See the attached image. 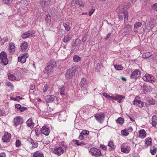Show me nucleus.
<instances>
[{
  "instance_id": "f3484780",
  "label": "nucleus",
  "mask_w": 157,
  "mask_h": 157,
  "mask_svg": "<svg viewBox=\"0 0 157 157\" xmlns=\"http://www.w3.org/2000/svg\"><path fill=\"white\" fill-rule=\"evenodd\" d=\"M50 61V69L53 70L56 67V63L53 60H51Z\"/></svg>"
},
{
  "instance_id": "5701e85b",
  "label": "nucleus",
  "mask_w": 157,
  "mask_h": 157,
  "mask_svg": "<svg viewBox=\"0 0 157 157\" xmlns=\"http://www.w3.org/2000/svg\"><path fill=\"white\" fill-rule=\"evenodd\" d=\"M154 26V24L152 23L151 21H149L147 24V25L146 26V28L148 30H150L152 29Z\"/></svg>"
},
{
  "instance_id": "423d86ee",
  "label": "nucleus",
  "mask_w": 157,
  "mask_h": 157,
  "mask_svg": "<svg viewBox=\"0 0 157 157\" xmlns=\"http://www.w3.org/2000/svg\"><path fill=\"white\" fill-rule=\"evenodd\" d=\"M28 57V53H24L21 55L18 58V61L22 63H24L26 61V59Z\"/></svg>"
},
{
  "instance_id": "f8f14e48",
  "label": "nucleus",
  "mask_w": 157,
  "mask_h": 157,
  "mask_svg": "<svg viewBox=\"0 0 157 157\" xmlns=\"http://www.w3.org/2000/svg\"><path fill=\"white\" fill-rule=\"evenodd\" d=\"M125 27L124 28V33H126V34L129 33L131 31V28L132 26L129 24H127L125 25Z\"/></svg>"
},
{
  "instance_id": "aec40b11",
  "label": "nucleus",
  "mask_w": 157,
  "mask_h": 157,
  "mask_svg": "<svg viewBox=\"0 0 157 157\" xmlns=\"http://www.w3.org/2000/svg\"><path fill=\"white\" fill-rule=\"evenodd\" d=\"M87 84V82L86 81V79L84 78H82L80 83V87L81 88L84 87V88H85L86 87V85Z\"/></svg>"
},
{
  "instance_id": "de8ad7c7",
  "label": "nucleus",
  "mask_w": 157,
  "mask_h": 157,
  "mask_svg": "<svg viewBox=\"0 0 157 157\" xmlns=\"http://www.w3.org/2000/svg\"><path fill=\"white\" fill-rule=\"evenodd\" d=\"M151 7L157 11V3L154 4Z\"/></svg>"
},
{
  "instance_id": "e433bc0d",
  "label": "nucleus",
  "mask_w": 157,
  "mask_h": 157,
  "mask_svg": "<svg viewBox=\"0 0 157 157\" xmlns=\"http://www.w3.org/2000/svg\"><path fill=\"white\" fill-rule=\"evenodd\" d=\"M121 132L122 135L125 136H127L129 134V133L127 132L126 129L121 130Z\"/></svg>"
},
{
  "instance_id": "8fccbe9b",
  "label": "nucleus",
  "mask_w": 157,
  "mask_h": 157,
  "mask_svg": "<svg viewBox=\"0 0 157 157\" xmlns=\"http://www.w3.org/2000/svg\"><path fill=\"white\" fill-rule=\"evenodd\" d=\"M47 68H45L44 72V73L48 74L49 73L48 69V65H47Z\"/></svg>"
},
{
  "instance_id": "13d9d810",
  "label": "nucleus",
  "mask_w": 157,
  "mask_h": 157,
  "mask_svg": "<svg viewBox=\"0 0 157 157\" xmlns=\"http://www.w3.org/2000/svg\"><path fill=\"white\" fill-rule=\"evenodd\" d=\"M48 85H46L45 86H44L43 89V92L44 93L46 91L48 90Z\"/></svg>"
},
{
  "instance_id": "603ef678",
  "label": "nucleus",
  "mask_w": 157,
  "mask_h": 157,
  "mask_svg": "<svg viewBox=\"0 0 157 157\" xmlns=\"http://www.w3.org/2000/svg\"><path fill=\"white\" fill-rule=\"evenodd\" d=\"M100 147L105 151L106 150V147L104 145H100Z\"/></svg>"
},
{
  "instance_id": "bf43d9fd",
  "label": "nucleus",
  "mask_w": 157,
  "mask_h": 157,
  "mask_svg": "<svg viewBox=\"0 0 157 157\" xmlns=\"http://www.w3.org/2000/svg\"><path fill=\"white\" fill-rule=\"evenodd\" d=\"M111 34L110 33L108 34L106 36L105 39V40H107L109 39V38L111 36Z\"/></svg>"
},
{
  "instance_id": "f704fd0d",
  "label": "nucleus",
  "mask_w": 157,
  "mask_h": 157,
  "mask_svg": "<svg viewBox=\"0 0 157 157\" xmlns=\"http://www.w3.org/2000/svg\"><path fill=\"white\" fill-rule=\"evenodd\" d=\"M60 90V94L63 96V95H65V94L64 92L65 90V87L64 86H63L61 87L59 89Z\"/></svg>"
},
{
  "instance_id": "2eb2a0df",
  "label": "nucleus",
  "mask_w": 157,
  "mask_h": 157,
  "mask_svg": "<svg viewBox=\"0 0 157 157\" xmlns=\"http://www.w3.org/2000/svg\"><path fill=\"white\" fill-rule=\"evenodd\" d=\"M28 46L27 42H23L20 46L21 50L23 52H26L28 47Z\"/></svg>"
},
{
  "instance_id": "4d7b16f0",
  "label": "nucleus",
  "mask_w": 157,
  "mask_h": 157,
  "mask_svg": "<svg viewBox=\"0 0 157 157\" xmlns=\"http://www.w3.org/2000/svg\"><path fill=\"white\" fill-rule=\"evenodd\" d=\"M79 139L80 140H82L84 138L83 135L82 134V132L80 133V135L78 137Z\"/></svg>"
},
{
  "instance_id": "20e7f679",
  "label": "nucleus",
  "mask_w": 157,
  "mask_h": 157,
  "mask_svg": "<svg viewBox=\"0 0 157 157\" xmlns=\"http://www.w3.org/2000/svg\"><path fill=\"white\" fill-rule=\"evenodd\" d=\"M94 117L98 122L101 123L104 120L105 114L102 113H99L96 114Z\"/></svg>"
},
{
  "instance_id": "69168bd1",
  "label": "nucleus",
  "mask_w": 157,
  "mask_h": 157,
  "mask_svg": "<svg viewBox=\"0 0 157 157\" xmlns=\"http://www.w3.org/2000/svg\"><path fill=\"white\" fill-rule=\"evenodd\" d=\"M156 120V117L155 115L153 116L152 117V121H155Z\"/></svg>"
},
{
  "instance_id": "393cba45",
  "label": "nucleus",
  "mask_w": 157,
  "mask_h": 157,
  "mask_svg": "<svg viewBox=\"0 0 157 157\" xmlns=\"http://www.w3.org/2000/svg\"><path fill=\"white\" fill-rule=\"evenodd\" d=\"M71 36L70 35H67L66 36H64L63 39V41L64 43H67L71 39Z\"/></svg>"
},
{
  "instance_id": "9b49d317",
  "label": "nucleus",
  "mask_w": 157,
  "mask_h": 157,
  "mask_svg": "<svg viewBox=\"0 0 157 157\" xmlns=\"http://www.w3.org/2000/svg\"><path fill=\"white\" fill-rule=\"evenodd\" d=\"M133 104L135 105H136L137 106L140 107H142L144 105V103L142 101L138 99H135L133 101Z\"/></svg>"
},
{
  "instance_id": "09e8293b",
  "label": "nucleus",
  "mask_w": 157,
  "mask_h": 157,
  "mask_svg": "<svg viewBox=\"0 0 157 157\" xmlns=\"http://www.w3.org/2000/svg\"><path fill=\"white\" fill-rule=\"evenodd\" d=\"M94 9H91L89 11V15L90 16H91L92 14L94 12Z\"/></svg>"
},
{
  "instance_id": "6ab92c4d",
  "label": "nucleus",
  "mask_w": 157,
  "mask_h": 157,
  "mask_svg": "<svg viewBox=\"0 0 157 157\" xmlns=\"http://www.w3.org/2000/svg\"><path fill=\"white\" fill-rule=\"evenodd\" d=\"M139 137L143 139L146 136V133L144 129H141L139 131Z\"/></svg>"
},
{
  "instance_id": "412c9836",
  "label": "nucleus",
  "mask_w": 157,
  "mask_h": 157,
  "mask_svg": "<svg viewBox=\"0 0 157 157\" xmlns=\"http://www.w3.org/2000/svg\"><path fill=\"white\" fill-rule=\"evenodd\" d=\"M120 13H123L124 16V21L126 22L128 20V12L126 11H121V12H120Z\"/></svg>"
},
{
  "instance_id": "72a5a7b5",
  "label": "nucleus",
  "mask_w": 157,
  "mask_h": 157,
  "mask_svg": "<svg viewBox=\"0 0 157 157\" xmlns=\"http://www.w3.org/2000/svg\"><path fill=\"white\" fill-rule=\"evenodd\" d=\"M78 4L82 7L84 6V4L83 2L79 0H76L74 3V4Z\"/></svg>"
},
{
  "instance_id": "a211bd4d",
  "label": "nucleus",
  "mask_w": 157,
  "mask_h": 157,
  "mask_svg": "<svg viewBox=\"0 0 157 157\" xmlns=\"http://www.w3.org/2000/svg\"><path fill=\"white\" fill-rule=\"evenodd\" d=\"M26 124L28 127L30 128H33L34 123L32 121V118H30L26 122Z\"/></svg>"
},
{
  "instance_id": "e2e57ef3",
  "label": "nucleus",
  "mask_w": 157,
  "mask_h": 157,
  "mask_svg": "<svg viewBox=\"0 0 157 157\" xmlns=\"http://www.w3.org/2000/svg\"><path fill=\"white\" fill-rule=\"evenodd\" d=\"M15 107L18 109H20L21 106L19 104H16L15 105Z\"/></svg>"
},
{
  "instance_id": "6e6552de",
  "label": "nucleus",
  "mask_w": 157,
  "mask_h": 157,
  "mask_svg": "<svg viewBox=\"0 0 157 157\" xmlns=\"http://www.w3.org/2000/svg\"><path fill=\"white\" fill-rule=\"evenodd\" d=\"M23 121V120L21 117H17L14 119V125L16 127L17 125L22 124Z\"/></svg>"
},
{
  "instance_id": "c03bdc74",
  "label": "nucleus",
  "mask_w": 157,
  "mask_h": 157,
  "mask_svg": "<svg viewBox=\"0 0 157 157\" xmlns=\"http://www.w3.org/2000/svg\"><path fill=\"white\" fill-rule=\"evenodd\" d=\"M154 77L152 75H151L150 76V77H149V79H148V81H147V82H151V81H154L153 80Z\"/></svg>"
},
{
  "instance_id": "7ed1b4c3",
  "label": "nucleus",
  "mask_w": 157,
  "mask_h": 157,
  "mask_svg": "<svg viewBox=\"0 0 157 157\" xmlns=\"http://www.w3.org/2000/svg\"><path fill=\"white\" fill-rule=\"evenodd\" d=\"M101 150L95 147H92L90 149L89 151L91 155L95 157L100 156L102 155Z\"/></svg>"
},
{
  "instance_id": "864d4df0",
  "label": "nucleus",
  "mask_w": 157,
  "mask_h": 157,
  "mask_svg": "<svg viewBox=\"0 0 157 157\" xmlns=\"http://www.w3.org/2000/svg\"><path fill=\"white\" fill-rule=\"evenodd\" d=\"M150 152L151 153V154L152 155H155L156 153V150L154 149H150Z\"/></svg>"
},
{
  "instance_id": "6e6d98bb",
  "label": "nucleus",
  "mask_w": 157,
  "mask_h": 157,
  "mask_svg": "<svg viewBox=\"0 0 157 157\" xmlns=\"http://www.w3.org/2000/svg\"><path fill=\"white\" fill-rule=\"evenodd\" d=\"M27 109L26 107H21L20 109L19 110L21 112H22L24 111L26 109Z\"/></svg>"
},
{
  "instance_id": "58836bf2",
  "label": "nucleus",
  "mask_w": 157,
  "mask_h": 157,
  "mask_svg": "<svg viewBox=\"0 0 157 157\" xmlns=\"http://www.w3.org/2000/svg\"><path fill=\"white\" fill-rule=\"evenodd\" d=\"M56 99V97L53 95H50V102L53 101Z\"/></svg>"
},
{
  "instance_id": "2f4dec72",
  "label": "nucleus",
  "mask_w": 157,
  "mask_h": 157,
  "mask_svg": "<svg viewBox=\"0 0 157 157\" xmlns=\"http://www.w3.org/2000/svg\"><path fill=\"white\" fill-rule=\"evenodd\" d=\"M73 60L75 62H77L81 60V58L78 56L75 55L73 57Z\"/></svg>"
},
{
  "instance_id": "0e129e2a",
  "label": "nucleus",
  "mask_w": 157,
  "mask_h": 157,
  "mask_svg": "<svg viewBox=\"0 0 157 157\" xmlns=\"http://www.w3.org/2000/svg\"><path fill=\"white\" fill-rule=\"evenodd\" d=\"M35 88V86L34 84H31L30 86V89L31 90H33Z\"/></svg>"
},
{
  "instance_id": "3c124183",
  "label": "nucleus",
  "mask_w": 157,
  "mask_h": 157,
  "mask_svg": "<svg viewBox=\"0 0 157 157\" xmlns=\"http://www.w3.org/2000/svg\"><path fill=\"white\" fill-rule=\"evenodd\" d=\"M103 95L107 98H111V97L106 93H103Z\"/></svg>"
},
{
  "instance_id": "7c9ffc66",
  "label": "nucleus",
  "mask_w": 157,
  "mask_h": 157,
  "mask_svg": "<svg viewBox=\"0 0 157 157\" xmlns=\"http://www.w3.org/2000/svg\"><path fill=\"white\" fill-rule=\"evenodd\" d=\"M8 78L9 80L13 81L16 80V77L13 75L11 74H8Z\"/></svg>"
},
{
  "instance_id": "5fc2aeb1",
  "label": "nucleus",
  "mask_w": 157,
  "mask_h": 157,
  "mask_svg": "<svg viewBox=\"0 0 157 157\" xmlns=\"http://www.w3.org/2000/svg\"><path fill=\"white\" fill-rule=\"evenodd\" d=\"M154 102H155L154 101L153 102V101H152V103H150V102H148V103H149V104H148L147 102V103H145V106L147 107H148V105H150V104H154Z\"/></svg>"
},
{
  "instance_id": "9d476101",
  "label": "nucleus",
  "mask_w": 157,
  "mask_h": 157,
  "mask_svg": "<svg viewBox=\"0 0 157 157\" xmlns=\"http://www.w3.org/2000/svg\"><path fill=\"white\" fill-rule=\"evenodd\" d=\"M49 127L48 126H44L41 129L42 133L46 136H48L49 134Z\"/></svg>"
},
{
  "instance_id": "ddd939ff",
  "label": "nucleus",
  "mask_w": 157,
  "mask_h": 157,
  "mask_svg": "<svg viewBox=\"0 0 157 157\" xmlns=\"http://www.w3.org/2000/svg\"><path fill=\"white\" fill-rule=\"evenodd\" d=\"M28 141H29L31 144L32 145L31 147V148L32 149L36 148L38 147V144L36 142L34 141L31 138H30L28 139Z\"/></svg>"
},
{
  "instance_id": "cd10ccee",
  "label": "nucleus",
  "mask_w": 157,
  "mask_h": 157,
  "mask_svg": "<svg viewBox=\"0 0 157 157\" xmlns=\"http://www.w3.org/2000/svg\"><path fill=\"white\" fill-rule=\"evenodd\" d=\"M124 121V119L121 117H119L117 120L116 122L122 125Z\"/></svg>"
},
{
  "instance_id": "f03ea898",
  "label": "nucleus",
  "mask_w": 157,
  "mask_h": 157,
  "mask_svg": "<svg viewBox=\"0 0 157 157\" xmlns=\"http://www.w3.org/2000/svg\"><path fill=\"white\" fill-rule=\"evenodd\" d=\"M0 59L1 63L4 65H6L8 63V60L6 52L4 51L1 52L0 54Z\"/></svg>"
},
{
  "instance_id": "bb28decb",
  "label": "nucleus",
  "mask_w": 157,
  "mask_h": 157,
  "mask_svg": "<svg viewBox=\"0 0 157 157\" xmlns=\"http://www.w3.org/2000/svg\"><path fill=\"white\" fill-rule=\"evenodd\" d=\"M145 144L146 145H151L152 144L151 142V139L150 137L148 138L145 139ZM146 146L147 145H146Z\"/></svg>"
},
{
  "instance_id": "4be33fe9",
  "label": "nucleus",
  "mask_w": 157,
  "mask_h": 157,
  "mask_svg": "<svg viewBox=\"0 0 157 157\" xmlns=\"http://www.w3.org/2000/svg\"><path fill=\"white\" fill-rule=\"evenodd\" d=\"M33 157H44V155L42 152L37 151L34 153Z\"/></svg>"
},
{
  "instance_id": "37998d69",
  "label": "nucleus",
  "mask_w": 157,
  "mask_h": 157,
  "mask_svg": "<svg viewBox=\"0 0 157 157\" xmlns=\"http://www.w3.org/2000/svg\"><path fill=\"white\" fill-rule=\"evenodd\" d=\"M63 26L64 27L65 29L66 30L68 31L69 30L70 28L69 26V25H68L66 23H64L63 24Z\"/></svg>"
},
{
  "instance_id": "0eeeda50",
  "label": "nucleus",
  "mask_w": 157,
  "mask_h": 157,
  "mask_svg": "<svg viewBox=\"0 0 157 157\" xmlns=\"http://www.w3.org/2000/svg\"><path fill=\"white\" fill-rule=\"evenodd\" d=\"M140 75V72L139 71L135 70L133 71L130 76L131 78L134 79V80H136Z\"/></svg>"
},
{
  "instance_id": "49530a36",
  "label": "nucleus",
  "mask_w": 157,
  "mask_h": 157,
  "mask_svg": "<svg viewBox=\"0 0 157 157\" xmlns=\"http://www.w3.org/2000/svg\"><path fill=\"white\" fill-rule=\"evenodd\" d=\"M87 34H85L84 35V36L83 37V38L82 39V41L83 42H85L86 40V39H87Z\"/></svg>"
},
{
  "instance_id": "1a4fd4ad",
  "label": "nucleus",
  "mask_w": 157,
  "mask_h": 157,
  "mask_svg": "<svg viewBox=\"0 0 157 157\" xmlns=\"http://www.w3.org/2000/svg\"><path fill=\"white\" fill-rule=\"evenodd\" d=\"M11 137V135L7 132H5L2 137V140L5 142H7L10 141Z\"/></svg>"
},
{
  "instance_id": "b1692460",
  "label": "nucleus",
  "mask_w": 157,
  "mask_h": 157,
  "mask_svg": "<svg viewBox=\"0 0 157 157\" xmlns=\"http://www.w3.org/2000/svg\"><path fill=\"white\" fill-rule=\"evenodd\" d=\"M124 146L122 145L121 146V151L124 153H128L130 151L129 148L128 147H124Z\"/></svg>"
},
{
  "instance_id": "ea45409f",
  "label": "nucleus",
  "mask_w": 157,
  "mask_h": 157,
  "mask_svg": "<svg viewBox=\"0 0 157 157\" xmlns=\"http://www.w3.org/2000/svg\"><path fill=\"white\" fill-rule=\"evenodd\" d=\"M13 0H4L5 3L9 5L12 2Z\"/></svg>"
},
{
  "instance_id": "774afa93",
  "label": "nucleus",
  "mask_w": 157,
  "mask_h": 157,
  "mask_svg": "<svg viewBox=\"0 0 157 157\" xmlns=\"http://www.w3.org/2000/svg\"><path fill=\"white\" fill-rule=\"evenodd\" d=\"M151 124L153 126H156V123L155 121H152Z\"/></svg>"
},
{
  "instance_id": "dca6fc26",
  "label": "nucleus",
  "mask_w": 157,
  "mask_h": 157,
  "mask_svg": "<svg viewBox=\"0 0 157 157\" xmlns=\"http://www.w3.org/2000/svg\"><path fill=\"white\" fill-rule=\"evenodd\" d=\"M15 46L13 43H11L9 44V52L13 54L15 50Z\"/></svg>"
},
{
  "instance_id": "680f3d73",
  "label": "nucleus",
  "mask_w": 157,
  "mask_h": 157,
  "mask_svg": "<svg viewBox=\"0 0 157 157\" xmlns=\"http://www.w3.org/2000/svg\"><path fill=\"white\" fill-rule=\"evenodd\" d=\"M73 142H75V144L76 145H77L78 146V144L79 143V141L77 140H73Z\"/></svg>"
},
{
  "instance_id": "c85d7f7f",
  "label": "nucleus",
  "mask_w": 157,
  "mask_h": 157,
  "mask_svg": "<svg viewBox=\"0 0 157 157\" xmlns=\"http://www.w3.org/2000/svg\"><path fill=\"white\" fill-rule=\"evenodd\" d=\"M123 98V97L122 95H117L116 97H113V99L115 100H119L118 101L119 103H120L121 102V100Z\"/></svg>"
},
{
  "instance_id": "a18cd8bd",
  "label": "nucleus",
  "mask_w": 157,
  "mask_h": 157,
  "mask_svg": "<svg viewBox=\"0 0 157 157\" xmlns=\"http://www.w3.org/2000/svg\"><path fill=\"white\" fill-rule=\"evenodd\" d=\"M41 5L43 6H48V3H46L45 1H42L41 2Z\"/></svg>"
},
{
  "instance_id": "39448f33",
  "label": "nucleus",
  "mask_w": 157,
  "mask_h": 157,
  "mask_svg": "<svg viewBox=\"0 0 157 157\" xmlns=\"http://www.w3.org/2000/svg\"><path fill=\"white\" fill-rule=\"evenodd\" d=\"M51 151L53 153L57 154L59 156L63 154L64 152L63 149L61 147H59L55 149H52Z\"/></svg>"
},
{
  "instance_id": "79ce46f5",
  "label": "nucleus",
  "mask_w": 157,
  "mask_h": 157,
  "mask_svg": "<svg viewBox=\"0 0 157 157\" xmlns=\"http://www.w3.org/2000/svg\"><path fill=\"white\" fill-rule=\"evenodd\" d=\"M81 132L82 134H83V135H88L89 133V131L86 130H83Z\"/></svg>"
},
{
  "instance_id": "c756f323",
  "label": "nucleus",
  "mask_w": 157,
  "mask_h": 157,
  "mask_svg": "<svg viewBox=\"0 0 157 157\" xmlns=\"http://www.w3.org/2000/svg\"><path fill=\"white\" fill-rule=\"evenodd\" d=\"M152 55V54L149 52H147L145 53H144L142 55V57L144 58H148Z\"/></svg>"
},
{
  "instance_id": "338daca9",
  "label": "nucleus",
  "mask_w": 157,
  "mask_h": 157,
  "mask_svg": "<svg viewBox=\"0 0 157 157\" xmlns=\"http://www.w3.org/2000/svg\"><path fill=\"white\" fill-rule=\"evenodd\" d=\"M0 157H6V154L4 153H2L0 154Z\"/></svg>"
},
{
  "instance_id": "a878e982",
  "label": "nucleus",
  "mask_w": 157,
  "mask_h": 157,
  "mask_svg": "<svg viewBox=\"0 0 157 157\" xmlns=\"http://www.w3.org/2000/svg\"><path fill=\"white\" fill-rule=\"evenodd\" d=\"M108 146L110 147L109 150L110 151H112L114 148L115 146L114 145L113 142L112 141H109V142Z\"/></svg>"
},
{
  "instance_id": "473e14b6",
  "label": "nucleus",
  "mask_w": 157,
  "mask_h": 157,
  "mask_svg": "<svg viewBox=\"0 0 157 157\" xmlns=\"http://www.w3.org/2000/svg\"><path fill=\"white\" fill-rule=\"evenodd\" d=\"M114 67L115 69L117 70H121L123 68V67H122L121 65H115L114 66Z\"/></svg>"
},
{
  "instance_id": "4c0bfd02",
  "label": "nucleus",
  "mask_w": 157,
  "mask_h": 157,
  "mask_svg": "<svg viewBox=\"0 0 157 157\" xmlns=\"http://www.w3.org/2000/svg\"><path fill=\"white\" fill-rule=\"evenodd\" d=\"M142 25V23L140 22H137L135 24L134 28L135 29H137L139 27H140Z\"/></svg>"
},
{
  "instance_id": "a19ab883",
  "label": "nucleus",
  "mask_w": 157,
  "mask_h": 157,
  "mask_svg": "<svg viewBox=\"0 0 157 157\" xmlns=\"http://www.w3.org/2000/svg\"><path fill=\"white\" fill-rule=\"evenodd\" d=\"M15 144L16 147H19L21 144V141L19 140H17L16 141Z\"/></svg>"
},
{
  "instance_id": "c9c22d12",
  "label": "nucleus",
  "mask_w": 157,
  "mask_h": 157,
  "mask_svg": "<svg viewBox=\"0 0 157 157\" xmlns=\"http://www.w3.org/2000/svg\"><path fill=\"white\" fill-rule=\"evenodd\" d=\"M2 44H3L5 42L8 41V38L7 36L5 37L1 40Z\"/></svg>"
},
{
  "instance_id": "4468645a",
  "label": "nucleus",
  "mask_w": 157,
  "mask_h": 157,
  "mask_svg": "<svg viewBox=\"0 0 157 157\" xmlns=\"http://www.w3.org/2000/svg\"><path fill=\"white\" fill-rule=\"evenodd\" d=\"M34 33L33 32L28 31L22 34L21 37L23 39L26 38L30 36H32V35Z\"/></svg>"
},
{
  "instance_id": "052dcab7",
  "label": "nucleus",
  "mask_w": 157,
  "mask_h": 157,
  "mask_svg": "<svg viewBox=\"0 0 157 157\" xmlns=\"http://www.w3.org/2000/svg\"><path fill=\"white\" fill-rule=\"evenodd\" d=\"M118 16L119 19V21H122L123 19V16L119 13Z\"/></svg>"
},
{
  "instance_id": "f257e3e1",
  "label": "nucleus",
  "mask_w": 157,
  "mask_h": 157,
  "mask_svg": "<svg viewBox=\"0 0 157 157\" xmlns=\"http://www.w3.org/2000/svg\"><path fill=\"white\" fill-rule=\"evenodd\" d=\"M77 70L76 67H72L68 70L65 74L66 78L67 79H70L75 76V73Z\"/></svg>"
}]
</instances>
